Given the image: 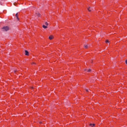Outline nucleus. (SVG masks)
Masks as SVG:
<instances>
[{
    "label": "nucleus",
    "instance_id": "obj_2",
    "mask_svg": "<svg viewBox=\"0 0 127 127\" xmlns=\"http://www.w3.org/2000/svg\"><path fill=\"white\" fill-rule=\"evenodd\" d=\"M88 11H89L90 12V11H91L92 10H94V8L93 7H89L88 8H87Z\"/></svg>",
    "mask_w": 127,
    "mask_h": 127
},
{
    "label": "nucleus",
    "instance_id": "obj_5",
    "mask_svg": "<svg viewBox=\"0 0 127 127\" xmlns=\"http://www.w3.org/2000/svg\"><path fill=\"white\" fill-rule=\"evenodd\" d=\"M36 15H37V16H38V17H39L40 16V13L37 12V13H36Z\"/></svg>",
    "mask_w": 127,
    "mask_h": 127
},
{
    "label": "nucleus",
    "instance_id": "obj_16",
    "mask_svg": "<svg viewBox=\"0 0 127 127\" xmlns=\"http://www.w3.org/2000/svg\"><path fill=\"white\" fill-rule=\"evenodd\" d=\"M84 71H87V69H84Z\"/></svg>",
    "mask_w": 127,
    "mask_h": 127
},
{
    "label": "nucleus",
    "instance_id": "obj_8",
    "mask_svg": "<svg viewBox=\"0 0 127 127\" xmlns=\"http://www.w3.org/2000/svg\"><path fill=\"white\" fill-rule=\"evenodd\" d=\"M49 38L50 40H52V39L53 38V36H50Z\"/></svg>",
    "mask_w": 127,
    "mask_h": 127
},
{
    "label": "nucleus",
    "instance_id": "obj_3",
    "mask_svg": "<svg viewBox=\"0 0 127 127\" xmlns=\"http://www.w3.org/2000/svg\"><path fill=\"white\" fill-rule=\"evenodd\" d=\"M90 46V44H85L84 45V48H85L86 49H87V48H88Z\"/></svg>",
    "mask_w": 127,
    "mask_h": 127
},
{
    "label": "nucleus",
    "instance_id": "obj_17",
    "mask_svg": "<svg viewBox=\"0 0 127 127\" xmlns=\"http://www.w3.org/2000/svg\"><path fill=\"white\" fill-rule=\"evenodd\" d=\"M33 64H35V63H33Z\"/></svg>",
    "mask_w": 127,
    "mask_h": 127
},
{
    "label": "nucleus",
    "instance_id": "obj_10",
    "mask_svg": "<svg viewBox=\"0 0 127 127\" xmlns=\"http://www.w3.org/2000/svg\"><path fill=\"white\" fill-rule=\"evenodd\" d=\"M105 42L106 43H110V41H109V40H107Z\"/></svg>",
    "mask_w": 127,
    "mask_h": 127
},
{
    "label": "nucleus",
    "instance_id": "obj_9",
    "mask_svg": "<svg viewBox=\"0 0 127 127\" xmlns=\"http://www.w3.org/2000/svg\"><path fill=\"white\" fill-rule=\"evenodd\" d=\"M43 28H45V29H46V28H47V26H45V25H43Z\"/></svg>",
    "mask_w": 127,
    "mask_h": 127
},
{
    "label": "nucleus",
    "instance_id": "obj_4",
    "mask_svg": "<svg viewBox=\"0 0 127 127\" xmlns=\"http://www.w3.org/2000/svg\"><path fill=\"white\" fill-rule=\"evenodd\" d=\"M25 55H26L27 56H28V55H29V53L28 52V51L25 50Z\"/></svg>",
    "mask_w": 127,
    "mask_h": 127
},
{
    "label": "nucleus",
    "instance_id": "obj_15",
    "mask_svg": "<svg viewBox=\"0 0 127 127\" xmlns=\"http://www.w3.org/2000/svg\"><path fill=\"white\" fill-rule=\"evenodd\" d=\"M16 71H17V70H14V72L15 73Z\"/></svg>",
    "mask_w": 127,
    "mask_h": 127
},
{
    "label": "nucleus",
    "instance_id": "obj_6",
    "mask_svg": "<svg viewBox=\"0 0 127 127\" xmlns=\"http://www.w3.org/2000/svg\"><path fill=\"white\" fill-rule=\"evenodd\" d=\"M89 126H90V127H95V124H89Z\"/></svg>",
    "mask_w": 127,
    "mask_h": 127
},
{
    "label": "nucleus",
    "instance_id": "obj_18",
    "mask_svg": "<svg viewBox=\"0 0 127 127\" xmlns=\"http://www.w3.org/2000/svg\"><path fill=\"white\" fill-rule=\"evenodd\" d=\"M40 124H41L42 123H41V122H40Z\"/></svg>",
    "mask_w": 127,
    "mask_h": 127
},
{
    "label": "nucleus",
    "instance_id": "obj_12",
    "mask_svg": "<svg viewBox=\"0 0 127 127\" xmlns=\"http://www.w3.org/2000/svg\"><path fill=\"white\" fill-rule=\"evenodd\" d=\"M91 69H88L87 72H91Z\"/></svg>",
    "mask_w": 127,
    "mask_h": 127
},
{
    "label": "nucleus",
    "instance_id": "obj_11",
    "mask_svg": "<svg viewBox=\"0 0 127 127\" xmlns=\"http://www.w3.org/2000/svg\"><path fill=\"white\" fill-rule=\"evenodd\" d=\"M45 25L47 26H48V23H47V22H45Z\"/></svg>",
    "mask_w": 127,
    "mask_h": 127
},
{
    "label": "nucleus",
    "instance_id": "obj_1",
    "mask_svg": "<svg viewBox=\"0 0 127 127\" xmlns=\"http://www.w3.org/2000/svg\"><path fill=\"white\" fill-rule=\"evenodd\" d=\"M2 31H8L9 30V27L8 26H5L2 28Z\"/></svg>",
    "mask_w": 127,
    "mask_h": 127
},
{
    "label": "nucleus",
    "instance_id": "obj_13",
    "mask_svg": "<svg viewBox=\"0 0 127 127\" xmlns=\"http://www.w3.org/2000/svg\"><path fill=\"white\" fill-rule=\"evenodd\" d=\"M86 92H89V89H86Z\"/></svg>",
    "mask_w": 127,
    "mask_h": 127
},
{
    "label": "nucleus",
    "instance_id": "obj_7",
    "mask_svg": "<svg viewBox=\"0 0 127 127\" xmlns=\"http://www.w3.org/2000/svg\"><path fill=\"white\" fill-rule=\"evenodd\" d=\"M16 17L17 19H18V20L19 19L18 18V13H17L16 14Z\"/></svg>",
    "mask_w": 127,
    "mask_h": 127
},
{
    "label": "nucleus",
    "instance_id": "obj_14",
    "mask_svg": "<svg viewBox=\"0 0 127 127\" xmlns=\"http://www.w3.org/2000/svg\"><path fill=\"white\" fill-rule=\"evenodd\" d=\"M126 64H127V60L126 61Z\"/></svg>",
    "mask_w": 127,
    "mask_h": 127
}]
</instances>
